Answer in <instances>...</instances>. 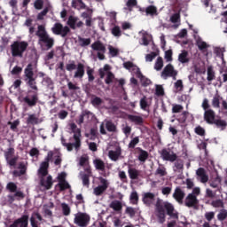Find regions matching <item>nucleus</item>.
<instances>
[{
    "instance_id": "20e7f679",
    "label": "nucleus",
    "mask_w": 227,
    "mask_h": 227,
    "mask_svg": "<svg viewBox=\"0 0 227 227\" xmlns=\"http://www.w3.org/2000/svg\"><path fill=\"white\" fill-rule=\"evenodd\" d=\"M24 81L33 91L38 92V86L36 85V78L33 71V64H28L24 70Z\"/></svg>"
},
{
    "instance_id": "dca6fc26",
    "label": "nucleus",
    "mask_w": 227,
    "mask_h": 227,
    "mask_svg": "<svg viewBox=\"0 0 227 227\" xmlns=\"http://www.w3.org/2000/svg\"><path fill=\"white\" fill-rule=\"evenodd\" d=\"M54 182H52V176H48L45 180V176L40 177V185L41 187H44L46 191L52 189V185Z\"/></svg>"
},
{
    "instance_id": "2f4dec72",
    "label": "nucleus",
    "mask_w": 227,
    "mask_h": 227,
    "mask_svg": "<svg viewBox=\"0 0 227 227\" xmlns=\"http://www.w3.org/2000/svg\"><path fill=\"white\" fill-rule=\"evenodd\" d=\"M109 207L114 210V212H121L123 208V205L121 204V201L120 200H113Z\"/></svg>"
},
{
    "instance_id": "0e129e2a",
    "label": "nucleus",
    "mask_w": 227,
    "mask_h": 227,
    "mask_svg": "<svg viewBox=\"0 0 227 227\" xmlns=\"http://www.w3.org/2000/svg\"><path fill=\"white\" fill-rule=\"evenodd\" d=\"M109 54L112 56V58H115V56H118L120 51L112 45L108 46Z\"/></svg>"
},
{
    "instance_id": "13d9d810",
    "label": "nucleus",
    "mask_w": 227,
    "mask_h": 227,
    "mask_svg": "<svg viewBox=\"0 0 227 227\" xmlns=\"http://www.w3.org/2000/svg\"><path fill=\"white\" fill-rule=\"evenodd\" d=\"M114 81V74L113 72L109 71L106 74V78L105 79L106 84H111Z\"/></svg>"
},
{
    "instance_id": "4be33fe9",
    "label": "nucleus",
    "mask_w": 227,
    "mask_h": 227,
    "mask_svg": "<svg viewBox=\"0 0 227 227\" xmlns=\"http://www.w3.org/2000/svg\"><path fill=\"white\" fill-rule=\"evenodd\" d=\"M136 74L137 77L140 79L142 86H150V84H152V81L143 75V73H141V69H139V67H137Z\"/></svg>"
},
{
    "instance_id": "f8f14e48",
    "label": "nucleus",
    "mask_w": 227,
    "mask_h": 227,
    "mask_svg": "<svg viewBox=\"0 0 227 227\" xmlns=\"http://www.w3.org/2000/svg\"><path fill=\"white\" fill-rule=\"evenodd\" d=\"M184 205L188 208H198V205H200V200H198V197L193 194H188L184 200Z\"/></svg>"
},
{
    "instance_id": "aec40b11",
    "label": "nucleus",
    "mask_w": 227,
    "mask_h": 227,
    "mask_svg": "<svg viewBox=\"0 0 227 227\" xmlns=\"http://www.w3.org/2000/svg\"><path fill=\"white\" fill-rule=\"evenodd\" d=\"M37 173L39 175V178L47 176V175H49V163L43 161L37 170Z\"/></svg>"
},
{
    "instance_id": "e433bc0d",
    "label": "nucleus",
    "mask_w": 227,
    "mask_h": 227,
    "mask_svg": "<svg viewBox=\"0 0 227 227\" xmlns=\"http://www.w3.org/2000/svg\"><path fill=\"white\" fill-rule=\"evenodd\" d=\"M210 205L213 208H224V201L221 199L212 200Z\"/></svg>"
},
{
    "instance_id": "864d4df0",
    "label": "nucleus",
    "mask_w": 227,
    "mask_h": 227,
    "mask_svg": "<svg viewBox=\"0 0 227 227\" xmlns=\"http://www.w3.org/2000/svg\"><path fill=\"white\" fill-rule=\"evenodd\" d=\"M227 218V210L223 208L220 210V212L217 215V219L218 221H225V219Z\"/></svg>"
},
{
    "instance_id": "9b49d317",
    "label": "nucleus",
    "mask_w": 227,
    "mask_h": 227,
    "mask_svg": "<svg viewBox=\"0 0 227 227\" xmlns=\"http://www.w3.org/2000/svg\"><path fill=\"white\" fill-rule=\"evenodd\" d=\"M29 226V215H22L21 217L17 218L12 223L6 227H27Z\"/></svg>"
},
{
    "instance_id": "338daca9",
    "label": "nucleus",
    "mask_w": 227,
    "mask_h": 227,
    "mask_svg": "<svg viewBox=\"0 0 227 227\" xmlns=\"http://www.w3.org/2000/svg\"><path fill=\"white\" fill-rule=\"evenodd\" d=\"M59 187L61 192L67 191V189H70V184L67 181H63L61 183H59Z\"/></svg>"
},
{
    "instance_id": "e2e57ef3",
    "label": "nucleus",
    "mask_w": 227,
    "mask_h": 227,
    "mask_svg": "<svg viewBox=\"0 0 227 227\" xmlns=\"http://www.w3.org/2000/svg\"><path fill=\"white\" fill-rule=\"evenodd\" d=\"M174 88H176L177 91H184V82L182 80H177L174 83Z\"/></svg>"
},
{
    "instance_id": "052dcab7",
    "label": "nucleus",
    "mask_w": 227,
    "mask_h": 227,
    "mask_svg": "<svg viewBox=\"0 0 227 227\" xmlns=\"http://www.w3.org/2000/svg\"><path fill=\"white\" fill-rule=\"evenodd\" d=\"M106 191V188L98 185V187L94 188V194L95 196H102Z\"/></svg>"
},
{
    "instance_id": "69168bd1",
    "label": "nucleus",
    "mask_w": 227,
    "mask_h": 227,
    "mask_svg": "<svg viewBox=\"0 0 227 227\" xmlns=\"http://www.w3.org/2000/svg\"><path fill=\"white\" fill-rule=\"evenodd\" d=\"M194 132L195 134H197V136H205L206 132H205V129L201 126H197L195 129H194Z\"/></svg>"
},
{
    "instance_id": "bf43d9fd",
    "label": "nucleus",
    "mask_w": 227,
    "mask_h": 227,
    "mask_svg": "<svg viewBox=\"0 0 227 227\" xmlns=\"http://www.w3.org/2000/svg\"><path fill=\"white\" fill-rule=\"evenodd\" d=\"M49 6H46L41 12L37 15V20H43V17L49 13Z\"/></svg>"
},
{
    "instance_id": "f704fd0d",
    "label": "nucleus",
    "mask_w": 227,
    "mask_h": 227,
    "mask_svg": "<svg viewBox=\"0 0 227 227\" xmlns=\"http://www.w3.org/2000/svg\"><path fill=\"white\" fill-rule=\"evenodd\" d=\"M90 104H92L93 107H99V106H102V104H104V100L99 97L92 95Z\"/></svg>"
},
{
    "instance_id": "ea45409f",
    "label": "nucleus",
    "mask_w": 227,
    "mask_h": 227,
    "mask_svg": "<svg viewBox=\"0 0 227 227\" xmlns=\"http://www.w3.org/2000/svg\"><path fill=\"white\" fill-rule=\"evenodd\" d=\"M154 175L155 176H160V177L166 176V175H168V171H166V168L164 166H160L156 169Z\"/></svg>"
},
{
    "instance_id": "5fc2aeb1",
    "label": "nucleus",
    "mask_w": 227,
    "mask_h": 227,
    "mask_svg": "<svg viewBox=\"0 0 227 227\" xmlns=\"http://www.w3.org/2000/svg\"><path fill=\"white\" fill-rule=\"evenodd\" d=\"M197 46L199 47L200 51H205V49H208V44H207V43L201 39L197 40Z\"/></svg>"
},
{
    "instance_id": "4d7b16f0",
    "label": "nucleus",
    "mask_w": 227,
    "mask_h": 227,
    "mask_svg": "<svg viewBox=\"0 0 227 227\" xmlns=\"http://www.w3.org/2000/svg\"><path fill=\"white\" fill-rule=\"evenodd\" d=\"M95 70L91 69L90 67L87 68V75L89 82H93L95 81V76L93 75Z\"/></svg>"
},
{
    "instance_id": "8fccbe9b",
    "label": "nucleus",
    "mask_w": 227,
    "mask_h": 227,
    "mask_svg": "<svg viewBox=\"0 0 227 227\" xmlns=\"http://www.w3.org/2000/svg\"><path fill=\"white\" fill-rule=\"evenodd\" d=\"M137 145H139V137H135L134 138H132L129 143L128 147L131 150H134Z\"/></svg>"
},
{
    "instance_id": "09e8293b",
    "label": "nucleus",
    "mask_w": 227,
    "mask_h": 227,
    "mask_svg": "<svg viewBox=\"0 0 227 227\" xmlns=\"http://www.w3.org/2000/svg\"><path fill=\"white\" fill-rule=\"evenodd\" d=\"M129 200L133 205H137V201H139V195L137 194V192H132Z\"/></svg>"
},
{
    "instance_id": "680f3d73",
    "label": "nucleus",
    "mask_w": 227,
    "mask_h": 227,
    "mask_svg": "<svg viewBox=\"0 0 227 227\" xmlns=\"http://www.w3.org/2000/svg\"><path fill=\"white\" fill-rule=\"evenodd\" d=\"M155 95L156 97H164V88L162 85H156Z\"/></svg>"
},
{
    "instance_id": "473e14b6",
    "label": "nucleus",
    "mask_w": 227,
    "mask_h": 227,
    "mask_svg": "<svg viewBox=\"0 0 227 227\" xmlns=\"http://www.w3.org/2000/svg\"><path fill=\"white\" fill-rule=\"evenodd\" d=\"M27 125H38L39 119L38 116H36V114H29L27 119Z\"/></svg>"
},
{
    "instance_id": "cd10ccee",
    "label": "nucleus",
    "mask_w": 227,
    "mask_h": 227,
    "mask_svg": "<svg viewBox=\"0 0 227 227\" xmlns=\"http://www.w3.org/2000/svg\"><path fill=\"white\" fill-rule=\"evenodd\" d=\"M120 155H121V148H117L116 151H109L108 152V157L109 159H111V160H114V162H116V160H118V159H120Z\"/></svg>"
},
{
    "instance_id": "412c9836",
    "label": "nucleus",
    "mask_w": 227,
    "mask_h": 227,
    "mask_svg": "<svg viewBox=\"0 0 227 227\" xmlns=\"http://www.w3.org/2000/svg\"><path fill=\"white\" fill-rule=\"evenodd\" d=\"M91 114H93V113H91L90 110L82 111L81 114L78 117V120L76 121V123L78 125L84 123V120H90V116H91Z\"/></svg>"
},
{
    "instance_id": "1a4fd4ad",
    "label": "nucleus",
    "mask_w": 227,
    "mask_h": 227,
    "mask_svg": "<svg viewBox=\"0 0 227 227\" xmlns=\"http://www.w3.org/2000/svg\"><path fill=\"white\" fill-rule=\"evenodd\" d=\"M176 75H178V71L175 69L172 64H168L161 72V77L165 80L172 77L173 81H176Z\"/></svg>"
},
{
    "instance_id": "7c9ffc66",
    "label": "nucleus",
    "mask_w": 227,
    "mask_h": 227,
    "mask_svg": "<svg viewBox=\"0 0 227 227\" xmlns=\"http://www.w3.org/2000/svg\"><path fill=\"white\" fill-rule=\"evenodd\" d=\"M137 150L139 153L138 160H140V162H146L148 160V152L143 150L141 147H137Z\"/></svg>"
},
{
    "instance_id": "de8ad7c7",
    "label": "nucleus",
    "mask_w": 227,
    "mask_h": 227,
    "mask_svg": "<svg viewBox=\"0 0 227 227\" xmlns=\"http://www.w3.org/2000/svg\"><path fill=\"white\" fill-rule=\"evenodd\" d=\"M146 15H157V7L154 5H149L145 9Z\"/></svg>"
},
{
    "instance_id": "b1692460",
    "label": "nucleus",
    "mask_w": 227,
    "mask_h": 227,
    "mask_svg": "<svg viewBox=\"0 0 227 227\" xmlns=\"http://www.w3.org/2000/svg\"><path fill=\"white\" fill-rule=\"evenodd\" d=\"M213 125H215L216 129H219L221 131H223L226 130L227 121L221 119V117H218L214 121Z\"/></svg>"
},
{
    "instance_id": "6e6552de",
    "label": "nucleus",
    "mask_w": 227,
    "mask_h": 227,
    "mask_svg": "<svg viewBox=\"0 0 227 227\" xmlns=\"http://www.w3.org/2000/svg\"><path fill=\"white\" fill-rule=\"evenodd\" d=\"M90 217L86 213L78 212L74 215V223L80 227H87L90 224Z\"/></svg>"
},
{
    "instance_id": "a878e982",
    "label": "nucleus",
    "mask_w": 227,
    "mask_h": 227,
    "mask_svg": "<svg viewBox=\"0 0 227 227\" xmlns=\"http://www.w3.org/2000/svg\"><path fill=\"white\" fill-rule=\"evenodd\" d=\"M128 120L129 121H131L132 123H135V125H143V123H145V121L143 120V117L139 116V115H132V114H129L128 115Z\"/></svg>"
},
{
    "instance_id": "ddd939ff",
    "label": "nucleus",
    "mask_w": 227,
    "mask_h": 227,
    "mask_svg": "<svg viewBox=\"0 0 227 227\" xmlns=\"http://www.w3.org/2000/svg\"><path fill=\"white\" fill-rule=\"evenodd\" d=\"M67 26H69L71 29H77V27H82L84 23L82 21H79V18L75 16H69L67 20Z\"/></svg>"
},
{
    "instance_id": "79ce46f5",
    "label": "nucleus",
    "mask_w": 227,
    "mask_h": 227,
    "mask_svg": "<svg viewBox=\"0 0 227 227\" xmlns=\"http://www.w3.org/2000/svg\"><path fill=\"white\" fill-rule=\"evenodd\" d=\"M220 74H222V77H223V81L221 80V77H218V81L220 82V84H222V82H227V67H222L220 69Z\"/></svg>"
},
{
    "instance_id": "37998d69",
    "label": "nucleus",
    "mask_w": 227,
    "mask_h": 227,
    "mask_svg": "<svg viewBox=\"0 0 227 227\" xmlns=\"http://www.w3.org/2000/svg\"><path fill=\"white\" fill-rule=\"evenodd\" d=\"M61 208H62V214L63 215L68 216L70 215V213L72 212V209L70 208V206L67 203H62L61 204Z\"/></svg>"
},
{
    "instance_id": "c756f323",
    "label": "nucleus",
    "mask_w": 227,
    "mask_h": 227,
    "mask_svg": "<svg viewBox=\"0 0 227 227\" xmlns=\"http://www.w3.org/2000/svg\"><path fill=\"white\" fill-rule=\"evenodd\" d=\"M128 175L130 178V180H137L139 178V170H137L136 168L129 166L128 168Z\"/></svg>"
},
{
    "instance_id": "f03ea898",
    "label": "nucleus",
    "mask_w": 227,
    "mask_h": 227,
    "mask_svg": "<svg viewBox=\"0 0 227 227\" xmlns=\"http://www.w3.org/2000/svg\"><path fill=\"white\" fill-rule=\"evenodd\" d=\"M70 129L74 134L73 137L69 138V141H74V143H67V139H65V137H61L60 141L61 145L67 148V152H72L74 148L76 152H79L81 150V129L77 128L76 123H71Z\"/></svg>"
},
{
    "instance_id": "c03bdc74",
    "label": "nucleus",
    "mask_w": 227,
    "mask_h": 227,
    "mask_svg": "<svg viewBox=\"0 0 227 227\" xmlns=\"http://www.w3.org/2000/svg\"><path fill=\"white\" fill-rule=\"evenodd\" d=\"M162 67H164V60L162 59V57H158L154 64V68L157 71H160L162 70Z\"/></svg>"
},
{
    "instance_id": "393cba45",
    "label": "nucleus",
    "mask_w": 227,
    "mask_h": 227,
    "mask_svg": "<svg viewBox=\"0 0 227 227\" xmlns=\"http://www.w3.org/2000/svg\"><path fill=\"white\" fill-rule=\"evenodd\" d=\"M92 51H97L98 52H103L106 54V45L100 41H96L91 44Z\"/></svg>"
},
{
    "instance_id": "f3484780",
    "label": "nucleus",
    "mask_w": 227,
    "mask_h": 227,
    "mask_svg": "<svg viewBox=\"0 0 227 227\" xmlns=\"http://www.w3.org/2000/svg\"><path fill=\"white\" fill-rule=\"evenodd\" d=\"M95 168L98 171H101V175L102 176H107V174L106 173V163L104 162V160H100V159H96L93 161Z\"/></svg>"
},
{
    "instance_id": "c9c22d12",
    "label": "nucleus",
    "mask_w": 227,
    "mask_h": 227,
    "mask_svg": "<svg viewBox=\"0 0 227 227\" xmlns=\"http://www.w3.org/2000/svg\"><path fill=\"white\" fill-rule=\"evenodd\" d=\"M221 100H223V98L219 94L214 96L211 104L215 109L221 107Z\"/></svg>"
},
{
    "instance_id": "f257e3e1",
    "label": "nucleus",
    "mask_w": 227,
    "mask_h": 227,
    "mask_svg": "<svg viewBox=\"0 0 227 227\" xmlns=\"http://www.w3.org/2000/svg\"><path fill=\"white\" fill-rule=\"evenodd\" d=\"M166 212L167 215H169V217L178 219V214L175 213V206L168 201L158 199L155 204V215L160 224L166 223Z\"/></svg>"
},
{
    "instance_id": "58836bf2",
    "label": "nucleus",
    "mask_w": 227,
    "mask_h": 227,
    "mask_svg": "<svg viewBox=\"0 0 227 227\" xmlns=\"http://www.w3.org/2000/svg\"><path fill=\"white\" fill-rule=\"evenodd\" d=\"M78 42H79L80 47H88V45L91 43V39L79 36Z\"/></svg>"
},
{
    "instance_id": "423d86ee",
    "label": "nucleus",
    "mask_w": 227,
    "mask_h": 227,
    "mask_svg": "<svg viewBox=\"0 0 227 227\" xmlns=\"http://www.w3.org/2000/svg\"><path fill=\"white\" fill-rule=\"evenodd\" d=\"M23 102L28 107H35L36 104L40 102V98L38 97V92L33 90H27L26 97L23 98Z\"/></svg>"
},
{
    "instance_id": "2eb2a0df",
    "label": "nucleus",
    "mask_w": 227,
    "mask_h": 227,
    "mask_svg": "<svg viewBox=\"0 0 227 227\" xmlns=\"http://www.w3.org/2000/svg\"><path fill=\"white\" fill-rule=\"evenodd\" d=\"M215 119V112L213 109L206 110L204 112V121L208 125H214Z\"/></svg>"
},
{
    "instance_id": "774afa93",
    "label": "nucleus",
    "mask_w": 227,
    "mask_h": 227,
    "mask_svg": "<svg viewBox=\"0 0 227 227\" xmlns=\"http://www.w3.org/2000/svg\"><path fill=\"white\" fill-rule=\"evenodd\" d=\"M7 191H10L11 192H17V184L15 183H8L6 186Z\"/></svg>"
},
{
    "instance_id": "5701e85b",
    "label": "nucleus",
    "mask_w": 227,
    "mask_h": 227,
    "mask_svg": "<svg viewBox=\"0 0 227 227\" xmlns=\"http://www.w3.org/2000/svg\"><path fill=\"white\" fill-rule=\"evenodd\" d=\"M196 175L200 178L201 184H207V182H208V176L207 175L205 168H199L196 171Z\"/></svg>"
},
{
    "instance_id": "7ed1b4c3",
    "label": "nucleus",
    "mask_w": 227,
    "mask_h": 227,
    "mask_svg": "<svg viewBox=\"0 0 227 227\" xmlns=\"http://www.w3.org/2000/svg\"><path fill=\"white\" fill-rule=\"evenodd\" d=\"M35 36H37L38 43L46 49V51H49L54 47V37H51L49 33H47V30L45 29V26L43 25H38L37 31L35 32Z\"/></svg>"
},
{
    "instance_id": "4c0bfd02",
    "label": "nucleus",
    "mask_w": 227,
    "mask_h": 227,
    "mask_svg": "<svg viewBox=\"0 0 227 227\" xmlns=\"http://www.w3.org/2000/svg\"><path fill=\"white\" fill-rule=\"evenodd\" d=\"M209 185L210 187H212L213 189H219V185H221V178L219 177V176H217L215 178H212L209 181Z\"/></svg>"
},
{
    "instance_id": "72a5a7b5",
    "label": "nucleus",
    "mask_w": 227,
    "mask_h": 227,
    "mask_svg": "<svg viewBox=\"0 0 227 227\" xmlns=\"http://www.w3.org/2000/svg\"><path fill=\"white\" fill-rule=\"evenodd\" d=\"M43 86H46L48 90H51V91L54 90V82L51 77H44L43 79Z\"/></svg>"
},
{
    "instance_id": "c85d7f7f",
    "label": "nucleus",
    "mask_w": 227,
    "mask_h": 227,
    "mask_svg": "<svg viewBox=\"0 0 227 227\" xmlns=\"http://www.w3.org/2000/svg\"><path fill=\"white\" fill-rule=\"evenodd\" d=\"M71 6L74 10H86V4L82 0H72Z\"/></svg>"
},
{
    "instance_id": "9d476101",
    "label": "nucleus",
    "mask_w": 227,
    "mask_h": 227,
    "mask_svg": "<svg viewBox=\"0 0 227 227\" xmlns=\"http://www.w3.org/2000/svg\"><path fill=\"white\" fill-rule=\"evenodd\" d=\"M159 153L162 160H167L168 162H175L178 159L176 153L171 151L170 148H163L159 152Z\"/></svg>"
},
{
    "instance_id": "39448f33",
    "label": "nucleus",
    "mask_w": 227,
    "mask_h": 227,
    "mask_svg": "<svg viewBox=\"0 0 227 227\" xmlns=\"http://www.w3.org/2000/svg\"><path fill=\"white\" fill-rule=\"evenodd\" d=\"M29 43L26 41H14L11 44V52L12 58H24V52L27 51Z\"/></svg>"
},
{
    "instance_id": "bb28decb",
    "label": "nucleus",
    "mask_w": 227,
    "mask_h": 227,
    "mask_svg": "<svg viewBox=\"0 0 227 227\" xmlns=\"http://www.w3.org/2000/svg\"><path fill=\"white\" fill-rule=\"evenodd\" d=\"M178 61L183 65H185V63H189V61H191V59H189V51L185 50L182 51V52L178 55Z\"/></svg>"
},
{
    "instance_id": "a19ab883",
    "label": "nucleus",
    "mask_w": 227,
    "mask_h": 227,
    "mask_svg": "<svg viewBox=\"0 0 227 227\" xmlns=\"http://www.w3.org/2000/svg\"><path fill=\"white\" fill-rule=\"evenodd\" d=\"M208 82H212L215 79V71H214V68L212 67H207V77Z\"/></svg>"
},
{
    "instance_id": "6e6d98bb",
    "label": "nucleus",
    "mask_w": 227,
    "mask_h": 227,
    "mask_svg": "<svg viewBox=\"0 0 227 227\" xmlns=\"http://www.w3.org/2000/svg\"><path fill=\"white\" fill-rule=\"evenodd\" d=\"M112 35H114L116 38H120L121 36V28L119 26H114L112 28Z\"/></svg>"
},
{
    "instance_id": "a18cd8bd",
    "label": "nucleus",
    "mask_w": 227,
    "mask_h": 227,
    "mask_svg": "<svg viewBox=\"0 0 227 227\" xmlns=\"http://www.w3.org/2000/svg\"><path fill=\"white\" fill-rule=\"evenodd\" d=\"M126 6L124 7V10H129V12H132V8H134V6H137V0H128V2L126 3Z\"/></svg>"
},
{
    "instance_id": "a211bd4d",
    "label": "nucleus",
    "mask_w": 227,
    "mask_h": 227,
    "mask_svg": "<svg viewBox=\"0 0 227 227\" xmlns=\"http://www.w3.org/2000/svg\"><path fill=\"white\" fill-rule=\"evenodd\" d=\"M155 200V194L153 192H145L142 198V201L146 207H152V204Z\"/></svg>"
},
{
    "instance_id": "0eeeda50",
    "label": "nucleus",
    "mask_w": 227,
    "mask_h": 227,
    "mask_svg": "<svg viewBox=\"0 0 227 227\" xmlns=\"http://www.w3.org/2000/svg\"><path fill=\"white\" fill-rule=\"evenodd\" d=\"M51 31L53 35H57L61 36L62 38H66V36L70 33V27H63V24L57 22L51 27Z\"/></svg>"
},
{
    "instance_id": "6ab92c4d",
    "label": "nucleus",
    "mask_w": 227,
    "mask_h": 227,
    "mask_svg": "<svg viewBox=\"0 0 227 227\" xmlns=\"http://www.w3.org/2000/svg\"><path fill=\"white\" fill-rule=\"evenodd\" d=\"M76 71L74 72V79H82L84 77L85 70L84 64L79 62L76 66Z\"/></svg>"
},
{
    "instance_id": "3c124183",
    "label": "nucleus",
    "mask_w": 227,
    "mask_h": 227,
    "mask_svg": "<svg viewBox=\"0 0 227 227\" xmlns=\"http://www.w3.org/2000/svg\"><path fill=\"white\" fill-rule=\"evenodd\" d=\"M13 155H15V148L13 147L8 148L7 151L4 152L5 160H8V159H12Z\"/></svg>"
},
{
    "instance_id": "49530a36",
    "label": "nucleus",
    "mask_w": 227,
    "mask_h": 227,
    "mask_svg": "<svg viewBox=\"0 0 227 227\" xmlns=\"http://www.w3.org/2000/svg\"><path fill=\"white\" fill-rule=\"evenodd\" d=\"M106 129L108 132H116V126L114 122L108 121L106 123Z\"/></svg>"
},
{
    "instance_id": "4468645a",
    "label": "nucleus",
    "mask_w": 227,
    "mask_h": 227,
    "mask_svg": "<svg viewBox=\"0 0 227 227\" xmlns=\"http://www.w3.org/2000/svg\"><path fill=\"white\" fill-rule=\"evenodd\" d=\"M172 196L174 200H176V201L179 203V205L184 204V198H185V192H184V190H182L180 186H177L175 189V192Z\"/></svg>"
},
{
    "instance_id": "603ef678",
    "label": "nucleus",
    "mask_w": 227,
    "mask_h": 227,
    "mask_svg": "<svg viewBox=\"0 0 227 227\" xmlns=\"http://www.w3.org/2000/svg\"><path fill=\"white\" fill-rule=\"evenodd\" d=\"M81 176L83 185H85V187H90V176H91L86 175V173H82Z\"/></svg>"
}]
</instances>
